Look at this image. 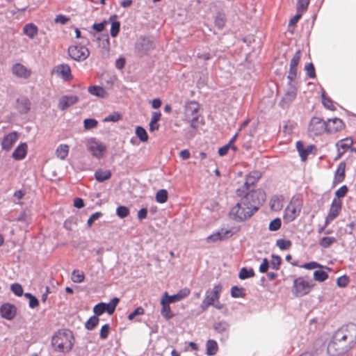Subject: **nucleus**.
Returning <instances> with one entry per match:
<instances>
[{"instance_id": "obj_1", "label": "nucleus", "mask_w": 356, "mask_h": 356, "mask_svg": "<svg viewBox=\"0 0 356 356\" xmlns=\"http://www.w3.org/2000/svg\"><path fill=\"white\" fill-rule=\"evenodd\" d=\"M241 200L229 211V217L236 222H243L250 218L266 200L265 193L258 189L241 196Z\"/></svg>"}, {"instance_id": "obj_2", "label": "nucleus", "mask_w": 356, "mask_h": 356, "mask_svg": "<svg viewBox=\"0 0 356 356\" xmlns=\"http://www.w3.org/2000/svg\"><path fill=\"white\" fill-rule=\"evenodd\" d=\"M51 345L56 352L63 353L70 352L74 346L72 332L68 330L58 331L52 337Z\"/></svg>"}, {"instance_id": "obj_3", "label": "nucleus", "mask_w": 356, "mask_h": 356, "mask_svg": "<svg viewBox=\"0 0 356 356\" xmlns=\"http://www.w3.org/2000/svg\"><path fill=\"white\" fill-rule=\"evenodd\" d=\"M199 109L200 105L195 101L186 102L184 106V119L194 129H197L202 123V120H200Z\"/></svg>"}, {"instance_id": "obj_4", "label": "nucleus", "mask_w": 356, "mask_h": 356, "mask_svg": "<svg viewBox=\"0 0 356 356\" xmlns=\"http://www.w3.org/2000/svg\"><path fill=\"white\" fill-rule=\"evenodd\" d=\"M312 286V280L306 277H299L293 281V293L296 297H302L310 292Z\"/></svg>"}, {"instance_id": "obj_5", "label": "nucleus", "mask_w": 356, "mask_h": 356, "mask_svg": "<svg viewBox=\"0 0 356 356\" xmlns=\"http://www.w3.org/2000/svg\"><path fill=\"white\" fill-rule=\"evenodd\" d=\"M154 48L155 45L152 38L140 35L135 43L134 51L138 56L143 57L147 55Z\"/></svg>"}, {"instance_id": "obj_6", "label": "nucleus", "mask_w": 356, "mask_h": 356, "mask_svg": "<svg viewBox=\"0 0 356 356\" xmlns=\"http://www.w3.org/2000/svg\"><path fill=\"white\" fill-rule=\"evenodd\" d=\"M324 132L328 133L327 122L318 117H313L308 127V133L310 136H320Z\"/></svg>"}, {"instance_id": "obj_7", "label": "nucleus", "mask_w": 356, "mask_h": 356, "mask_svg": "<svg viewBox=\"0 0 356 356\" xmlns=\"http://www.w3.org/2000/svg\"><path fill=\"white\" fill-rule=\"evenodd\" d=\"M261 172L258 171H254L250 172L245 177V181L243 185L236 190V194L238 196H243L245 194L249 193L250 191H254L250 189V187L254 186L261 177Z\"/></svg>"}, {"instance_id": "obj_8", "label": "nucleus", "mask_w": 356, "mask_h": 356, "mask_svg": "<svg viewBox=\"0 0 356 356\" xmlns=\"http://www.w3.org/2000/svg\"><path fill=\"white\" fill-rule=\"evenodd\" d=\"M119 302L120 298L115 297L108 303L99 302L93 307V312L96 316H100L104 312L111 315L114 313Z\"/></svg>"}, {"instance_id": "obj_9", "label": "nucleus", "mask_w": 356, "mask_h": 356, "mask_svg": "<svg viewBox=\"0 0 356 356\" xmlns=\"http://www.w3.org/2000/svg\"><path fill=\"white\" fill-rule=\"evenodd\" d=\"M87 149L93 157L99 159L102 158L106 146L96 138H92L87 143Z\"/></svg>"}, {"instance_id": "obj_10", "label": "nucleus", "mask_w": 356, "mask_h": 356, "mask_svg": "<svg viewBox=\"0 0 356 356\" xmlns=\"http://www.w3.org/2000/svg\"><path fill=\"white\" fill-rule=\"evenodd\" d=\"M346 330L348 332H351V334H347L345 332L344 327H342L336 332L334 339L339 341L349 339L350 342H355L356 341V324L350 323L347 325Z\"/></svg>"}, {"instance_id": "obj_11", "label": "nucleus", "mask_w": 356, "mask_h": 356, "mask_svg": "<svg viewBox=\"0 0 356 356\" xmlns=\"http://www.w3.org/2000/svg\"><path fill=\"white\" fill-rule=\"evenodd\" d=\"M69 56L74 60H84L90 54L87 47L81 45H74L68 48Z\"/></svg>"}, {"instance_id": "obj_12", "label": "nucleus", "mask_w": 356, "mask_h": 356, "mask_svg": "<svg viewBox=\"0 0 356 356\" xmlns=\"http://www.w3.org/2000/svg\"><path fill=\"white\" fill-rule=\"evenodd\" d=\"M297 84L287 83L288 89L284 93L281 102L280 106L283 108H288L289 104L296 99L297 95Z\"/></svg>"}, {"instance_id": "obj_13", "label": "nucleus", "mask_w": 356, "mask_h": 356, "mask_svg": "<svg viewBox=\"0 0 356 356\" xmlns=\"http://www.w3.org/2000/svg\"><path fill=\"white\" fill-rule=\"evenodd\" d=\"M342 207L341 200L334 198L330 205L328 213L325 218V226H327L340 213Z\"/></svg>"}, {"instance_id": "obj_14", "label": "nucleus", "mask_w": 356, "mask_h": 356, "mask_svg": "<svg viewBox=\"0 0 356 356\" xmlns=\"http://www.w3.org/2000/svg\"><path fill=\"white\" fill-rule=\"evenodd\" d=\"M60 77L65 81H69L72 79L71 68L67 64H60L55 66L51 72Z\"/></svg>"}, {"instance_id": "obj_15", "label": "nucleus", "mask_w": 356, "mask_h": 356, "mask_svg": "<svg viewBox=\"0 0 356 356\" xmlns=\"http://www.w3.org/2000/svg\"><path fill=\"white\" fill-rule=\"evenodd\" d=\"M11 71L13 74L16 77L24 79H29L32 74L31 69L27 68L25 65L19 63L14 64L12 66Z\"/></svg>"}, {"instance_id": "obj_16", "label": "nucleus", "mask_w": 356, "mask_h": 356, "mask_svg": "<svg viewBox=\"0 0 356 356\" xmlns=\"http://www.w3.org/2000/svg\"><path fill=\"white\" fill-rule=\"evenodd\" d=\"M230 325L225 321L216 322L213 325V330L220 334V340L226 341L229 335Z\"/></svg>"}, {"instance_id": "obj_17", "label": "nucleus", "mask_w": 356, "mask_h": 356, "mask_svg": "<svg viewBox=\"0 0 356 356\" xmlns=\"http://www.w3.org/2000/svg\"><path fill=\"white\" fill-rule=\"evenodd\" d=\"M300 212V207L291 202L285 209L284 219L286 222H290L294 220Z\"/></svg>"}, {"instance_id": "obj_18", "label": "nucleus", "mask_w": 356, "mask_h": 356, "mask_svg": "<svg viewBox=\"0 0 356 356\" xmlns=\"http://www.w3.org/2000/svg\"><path fill=\"white\" fill-rule=\"evenodd\" d=\"M17 309L15 305L10 303H4L0 307L1 316L7 320H12L15 318Z\"/></svg>"}, {"instance_id": "obj_19", "label": "nucleus", "mask_w": 356, "mask_h": 356, "mask_svg": "<svg viewBox=\"0 0 356 356\" xmlns=\"http://www.w3.org/2000/svg\"><path fill=\"white\" fill-rule=\"evenodd\" d=\"M222 287L220 284H216L213 286L211 291L208 290L205 293L204 298L212 305L213 303L218 300L220 296Z\"/></svg>"}, {"instance_id": "obj_20", "label": "nucleus", "mask_w": 356, "mask_h": 356, "mask_svg": "<svg viewBox=\"0 0 356 356\" xmlns=\"http://www.w3.org/2000/svg\"><path fill=\"white\" fill-rule=\"evenodd\" d=\"M79 101V97L76 95H63L58 102V108L65 111L70 106L75 104Z\"/></svg>"}, {"instance_id": "obj_21", "label": "nucleus", "mask_w": 356, "mask_h": 356, "mask_svg": "<svg viewBox=\"0 0 356 356\" xmlns=\"http://www.w3.org/2000/svg\"><path fill=\"white\" fill-rule=\"evenodd\" d=\"M191 293V291L188 288L181 289L176 294L169 296L168 293H165L163 298L168 300L170 303L176 302L186 298Z\"/></svg>"}, {"instance_id": "obj_22", "label": "nucleus", "mask_w": 356, "mask_h": 356, "mask_svg": "<svg viewBox=\"0 0 356 356\" xmlns=\"http://www.w3.org/2000/svg\"><path fill=\"white\" fill-rule=\"evenodd\" d=\"M17 140V134L15 131L6 135L1 142V148L3 150L9 151Z\"/></svg>"}, {"instance_id": "obj_23", "label": "nucleus", "mask_w": 356, "mask_h": 356, "mask_svg": "<svg viewBox=\"0 0 356 356\" xmlns=\"http://www.w3.org/2000/svg\"><path fill=\"white\" fill-rule=\"evenodd\" d=\"M328 133H335L339 131L342 130L345 124L343 122L338 118H334L332 119H329L327 122Z\"/></svg>"}, {"instance_id": "obj_24", "label": "nucleus", "mask_w": 356, "mask_h": 356, "mask_svg": "<svg viewBox=\"0 0 356 356\" xmlns=\"http://www.w3.org/2000/svg\"><path fill=\"white\" fill-rule=\"evenodd\" d=\"M296 147L301 160L303 161L307 160L308 155L309 153H311L312 149L314 147V145H308L307 147H305V145L302 141H297Z\"/></svg>"}, {"instance_id": "obj_25", "label": "nucleus", "mask_w": 356, "mask_h": 356, "mask_svg": "<svg viewBox=\"0 0 356 356\" xmlns=\"http://www.w3.org/2000/svg\"><path fill=\"white\" fill-rule=\"evenodd\" d=\"M170 304V302L168 300H167L165 298L162 297L161 300V314L162 316L166 320H169L174 316V314L171 312Z\"/></svg>"}, {"instance_id": "obj_26", "label": "nucleus", "mask_w": 356, "mask_h": 356, "mask_svg": "<svg viewBox=\"0 0 356 356\" xmlns=\"http://www.w3.org/2000/svg\"><path fill=\"white\" fill-rule=\"evenodd\" d=\"M27 153L26 143H20L13 152L12 156L15 160L19 161L25 158Z\"/></svg>"}, {"instance_id": "obj_27", "label": "nucleus", "mask_w": 356, "mask_h": 356, "mask_svg": "<svg viewBox=\"0 0 356 356\" xmlns=\"http://www.w3.org/2000/svg\"><path fill=\"white\" fill-rule=\"evenodd\" d=\"M346 163L341 161L339 163L337 170L334 173V182L339 184L345 179Z\"/></svg>"}, {"instance_id": "obj_28", "label": "nucleus", "mask_w": 356, "mask_h": 356, "mask_svg": "<svg viewBox=\"0 0 356 356\" xmlns=\"http://www.w3.org/2000/svg\"><path fill=\"white\" fill-rule=\"evenodd\" d=\"M17 107L20 113H26L31 108L30 101L27 98H20L17 100Z\"/></svg>"}, {"instance_id": "obj_29", "label": "nucleus", "mask_w": 356, "mask_h": 356, "mask_svg": "<svg viewBox=\"0 0 356 356\" xmlns=\"http://www.w3.org/2000/svg\"><path fill=\"white\" fill-rule=\"evenodd\" d=\"M94 176L97 181L104 182L111 178V172L109 170H103L102 169H98L95 171Z\"/></svg>"}, {"instance_id": "obj_30", "label": "nucleus", "mask_w": 356, "mask_h": 356, "mask_svg": "<svg viewBox=\"0 0 356 356\" xmlns=\"http://www.w3.org/2000/svg\"><path fill=\"white\" fill-rule=\"evenodd\" d=\"M38 27L33 24H27L23 28L24 33L29 38L33 39L38 34Z\"/></svg>"}, {"instance_id": "obj_31", "label": "nucleus", "mask_w": 356, "mask_h": 356, "mask_svg": "<svg viewBox=\"0 0 356 356\" xmlns=\"http://www.w3.org/2000/svg\"><path fill=\"white\" fill-rule=\"evenodd\" d=\"M88 92L96 97L104 98L107 92L105 89L101 86H92L88 88Z\"/></svg>"}, {"instance_id": "obj_32", "label": "nucleus", "mask_w": 356, "mask_h": 356, "mask_svg": "<svg viewBox=\"0 0 356 356\" xmlns=\"http://www.w3.org/2000/svg\"><path fill=\"white\" fill-rule=\"evenodd\" d=\"M282 201V196H273L270 203L271 209L276 211L281 210L283 207Z\"/></svg>"}, {"instance_id": "obj_33", "label": "nucleus", "mask_w": 356, "mask_h": 356, "mask_svg": "<svg viewBox=\"0 0 356 356\" xmlns=\"http://www.w3.org/2000/svg\"><path fill=\"white\" fill-rule=\"evenodd\" d=\"M116 18V15H112L110 17V19L109 20L111 22V31H110V33H111V35L113 37V38H115L119 32H120V22L118 21H116V20H114L113 21V19H115Z\"/></svg>"}, {"instance_id": "obj_34", "label": "nucleus", "mask_w": 356, "mask_h": 356, "mask_svg": "<svg viewBox=\"0 0 356 356\" xmlns=\"http://www.w3.org/2000/svg\"><path fill=\"white\" fill-rule=\"evenodd\" d=\"M69 153V146L65 144L58 145L56 150V156L61 160L65 159Z\"/></svg>"}, {"instance_id": "obj_35", "label": "nucleus", "mask_w": 356, "mask_h": 356, "mask_svg": "<svg viewBox=\"0 0 356 356\" xmlns=\"http://www.w3.org/2000/svg\"><path fill=\"white\" fill-rule=\"evenodd\" d=\"M214 23L218 29H223L226 23V17L225 13L222 12L217 13L215 17Z\"/></svg>"}, {"instance_id": "obj_36", "label": "nucleus", "mask_w": 356, "mask_h": 356, "mask_svg": "<svg viewBox=\"0 0 356 356\" xmlns=\"http://www.w3.org/2000/svg\"><path fill=\"white\" fill-rule=\"evenodd\" d=\"M207 355H214L218 351V344L215 340L209 339L207 342Z\"/></svg>"}, {"instance_id": "obj_37", "label": "nucleus", "mask_w": 356, "mask_h": 356, "mask_svg": "<svg viewBox=\"0 0 356 356\" xmlns=\"http://www.w3.org/2000/svg\"><path fill=\"white\" fill-rule=\"evenodd\" d=\"M353 141L352 139L346 138L342 139L337 143L336 146L337 149H341L344 152H346L348 149L352 147Z\"/></svg>"}, {"instance_id": "obj_38", "label": "nucleus", "mask_w": 356, "mask_h": 356, "mask_svg": "<svg viewBox=\"0 0 356 356\" xmlns=\"http://www.w3.org/2000/svg\"><path fill=\"white\" fill-rule=\"evenodd\" d=\"M254 276V271L252 268H242L238 273L241 280H246Z\"/></svg>"}, {"instance_id": "obj_39", "label": "nucleus", "mask_w": 356, "mask_h": 356, "mask_svg": "<svg viewBox=\"0 0 356 356\" xmlns=\"http://www.w3.org/2000/svg\"><path fill=\"white\" fill-rule=\"evenodd\" d=\"M334 242H336V238L333 236H324L321 238L319 241V245L323 248H330Z\"/></svg>"}, {"instance_id": "obj_40", "label": "nucleus", "mask_w": 356, "mask_h": 356, "mask_svg": "<svg viewBox=\"0 0 356 356\" xmlns=\"http://www.w3.org/2000/svg\"><path fill=\"white\" fill-rule=\"evenodd\" d=\"M99 319L95 314L91 316L86 323L85 327L88 330H92L99 323Z\"/></svg>"}, {"instance_id": "obj_41", "label": "nucleus", "mask_w": 356, "mask_h": 356, "mask_svg": "<svg viewBox=\"0 0 356 356\" xmlns=\"http://www.w3.org/2000/svg\"><path fill=\"white\" fill-rule=\"evenodd\" d=\"M231 296L232 298H243L245 296V289L242 287L233 286L231 289Z\"/></svg>"}, {"instance_id": "obj_42", "label": "nucleus", "mask_w": 356, "mask_h": 356, "mask_svg": "<svg viewBox=\"0 0 356 356\" xmlns=\"http://www.w3.org/2000/svg\"><path fill=\"white\" fill-rule=\"evenodd\" d=\"M168 191L165 189L159 190L156 194V201L159 203H165L168 200Z\"/></svg>"}, {"instance_id": "obj_43", "label": "nucleus", "mask_w": 356, "mask_h": 356, "mask_svg": "<svg viewBox=\"0 0 356 356\" xmlns=\"http://www.w3.org/2000/svg\"><path fill=\"white\" fill-rule=\"evenodd\" d=\"M282 263V258L279 255L276 254H272L271 255V261L270 264V266L275 270H277L280 269V265Z\"/></svg>"}, {"instance_id": "obj_44", "label": "nucleus", "mask_w": 356, "mask_h": 356, "mask_svg": "<svg viewBox=\"0 0 356 356\" xmlns=\"http://www.w3.org/2000/svg\"><path fill=\"white\" fill-rule=\"evenodd\" d=\"M135 133L142 142H146L148 140V135L146 130L143 127L138 126L136 128Z\"/></svg>"}, {"instance_id": "obj_45", "label": "nucleus", "mask_w": 356, "mask_h": 356, "mask_svg": "<svg viewBox=\"0 0 356 356\" xmlns=\"http://www.w3.org/2000/svg\"><path fill=\"white\" fill-rule=\"evenodd\" d=\"M291 245L292 243L290 240L280 238L276 241V245L282 250H289Z\"/></svg>"}, {"instance_id": "obj_46", "label": "nucleus", "mask_w": 356, "mask_h": 356, "mask_svg": "<svg viewBox=\"0 0 356 356\" xmlns=\"http://www.w3.org/2000/svg\"><path fill=\"white\" fill-rule=\"evenodd\" d=\"M217 238H220V241L229 238L232 236V233L229 229H221L220 230L214 232Z\"/></svg>"}, {"instance_id": "obj_47", "label": "nucleus", "mask_w": 356, "mask_h": 356, "mask_svg": "<svg viewBox=\"0 0 356 356\" xmlns=\"http://www.w3.org/2000/svg\"><path fill=\"white\" fill-rule=\"evenodd\" d=\"M310 0H298L296 10L298 13H303L308 8Z\"/></svg>"}, {"instance_id": "obj_48", "label": "nucleus", "mask_w": 356, "mask_h": 356, "mask_svg": "<svg viewBox=\"0 0 356 356\" xmlns=\"http://www.w3.org/2000/svg\"><path fill=\"white\" fill-rule=\"evenodd\" d=\"M314 278L318 282H324L328 278V274L322 270H317L314 272Z\"/></svg>"}, {"instance_id": "obj_49", "label": "nucleus", "mask_w": 356, "mask_h": 356, "mask_svg": "<svg viewBox=\"0 0 356 356\" xmlns=\"http://www.w3.org/2000/svg\"><path fill=\"white\" fill-rule=\"evenodd\" d=\"M84 277V274L78 270H74L72 273V280L75 283H81Z\"/></svg>"}, {"instance_id": "obj_50", "label": "nucleus", "mask_w": 356, "mask_h": 356, "mask_svg": "<svg viewBox=\"0 0 356 356\" xmlns=\"http://www.w3.org/2000/svg\"><path fill=\"white\" fill-rule=\"evenodd\" d=\"M297 70L298 67H289V74L287 75L288 83H296Z\"/></svg>"}, {"instance_id": "obj_51", "label": "nucleus", "mask_w": 356, "mask_h": 356, "mask_svg": "<svg viewBox=\"0 0 356 356\" xmlns=\"http://www.w3.org/2000/svg\"><path fill=\"white\" fill-rule=\"evenodd\" d=\"M322 103L323 106L329 110L334 111L335 109L332 99L329 97H327L325 92L322 93Z\"/></svg>"}, {"instance_id": "obj_52", "label": "nucleus", "mask_w": 356, "mask_h": 356, "mask_svg": "<svg viewBox=\"0 0 356 356\" xmlns=\"http://www.w3.org/2000/svg\"><path fill=\"white\" fill-rule=\"evenodd\" d=\"M116 214L120 218H126L129 214V209L125 206H119L116 209Z\"/></svg>"}, {"instance_id": "obj_53", "label": "nucleus", "mask_w": 356, "mask_h": 356, "mask_svg": "<svg viewBox=\"0 0 356 356\" xmlns=\"http://www.w3.org/2000/svg\"><path fill=\"white\" fill-rule=\"evenodd\" d=\"M281 219L279 218H276L270 222L268 229L270 231H277L281 227Z\"/></svg>"}, {"instance_id": "obj_54", "label": "nucleus", "mask_w": 356, "mask_h": 356, "mask_svg": "<svg viewBox=\"0 0 356 356\" xmlns=\"http://www.w3.org/2000/svg\"><path fill=\"white\" fill-rule=\"evenodd\" d=\"M98 122L94 118H87L83 121L84 128L86 129H91L97 126Z\"/></svg>"}, {"instance_id": "obj_55", "label": "nucleus", "mask_w": 356, "mask_h": 356, "mask_svg": "<svg viewBox=\"0 0 356 356\" xmlns=\"http://www.w3.org/2000/svg\"><path fill=\"white\" fill-rule=\"evenodd\" d=\"M97 40L99 42V46L102 48L107 49L109 47V38L108 35L99 36L97 38Z\"/></svg>"}, {"instance_id": "obj_56", "label": "nucleus", "mask_w": 356, "mask_h": 356, "mask_svg": "<svg viewBox=\"0 0 356 356\" xmlns=\"http://www.w3.org/2000/svg\"><path fill=\"white\" fill-rule=\"evenodd\" d=\"M10 290L17 296H22L23 295V288L22 285L18 283L12 284Z\"/></svg>"}, {"instance_id": "obj_57", "label": "nucleus", "mask_w": 356, "mask_h": 356, "mask_svg": "<svg viewBox=\"0 0 356 356\" xmlns=\"http://www.w3.org/2000/svg\"><path fill=\"white\" fill-rule=\"evenodd\" d=\"M300 58H301V51L300 49H298L296 52V54H294L293 58H291L289 67H298V65L300 60Z\"/></svg>"}, {"instance_id": "obj_58", "label": "nucleus", "mask_w": 356, "mask_h": 356, "mask_svg": "<svg viewBox=\"0 0 356 356\" xmlns=\"http://www.w3.org/2000/svg\"><path fill=\"white\" fill-rule=\"evenodd\" d=\"M296 124L292 121L285 122L284 125L283 126V131L285 134H290L293 130L295 129Z\"/></svg>"}, {"instance_id": "obj_59", "label": "nucleus", "mask_w": 356, "mask_h": 356, "mask_svg": "<svg viewBox=\"0 0 356 356\" xmlns=\"http://www.w3.org/2000/svg\"><path fill=\"white\" fill-rule=\"evenodd\" d=\"M348 191V188L347 186L343 185L338 190L336 191V192H335L336 197L335 198L340 200L341 198L346 196Z\"/></svg>"}, {"instance_id": "obj_60", "label": "nucleus", "mask_w": 356, "mask_h": 356, "mask_svg": "<svg viewBox=\"0 0 356 356\" xmlns=\"http://www.w3.org/2000/svg\"><path fill=\"white\" fill-rule=\"evenodd\" d=\"M109 332H110V325L108 323L104 324L100 330L99 337L102 339H107Z\"/></svg>"}, {"instance_id": "obj_61", "label": "nucleus", "mask_w": 356, "mask_h": 356, "mask_svg": "<svg viewBox=\"0 0 356 356\" xmlns=\"http://www.w3.org/2000/svg\"><path fill=\"white\" fill-rule=\"evenodd\" d=\"M305 68L310 79H314L316 77L315 68L312 63L306 65Z\"/></svg>"}, {"instance_id": "obj_62", "label": "nucleus", "mask_w": 356, "mask_h": 356, "mask_svg": "<svg viewBox=\"0 0 356 356\" xmlns=\"http://www.w3.org/2000/svg\"><path fill=\"white\" fill-rule=\"evenodd\" d=\"M121 119V115L119 113L115 112L112 114L108 115L107 117L104 118L105 122H116Z\"/></svg>"}, {"instance_id": "obj_63", "label": "nucleus", "mask_w": 356, "mask_h": 356, "mask_svg": "<svg viewBox=\"0 0 356 356\" xmlns=\"http://www.w3.org/2000/svg\"><path fill=\"white\" fill-rule=\"evenodd\" d=\"M102 215H103V214H102V212H100V211H97V212H95V213H92V214L90 216V218H88V221H87V225H88V227H91V226H92V223H93L95 220H98L100 217H102Z\"/></svg>"}, {"instance_id": "obj_64", "label": "nucleus", "mask_w": 356, "mask_h": 356, "mask_svg": "<svg viewBox=\"0 0 356 356\" xmlns=\"http://www.w3.org/2000/svg\"><path fill=\"white\" fill-rule=\"evenodd\" d=\"M144 309L142 307H137L134 311L130 313L128 316V319L132 321L135 316L138 315H142L144 314Z\"/></svg>"}]
</instances>
